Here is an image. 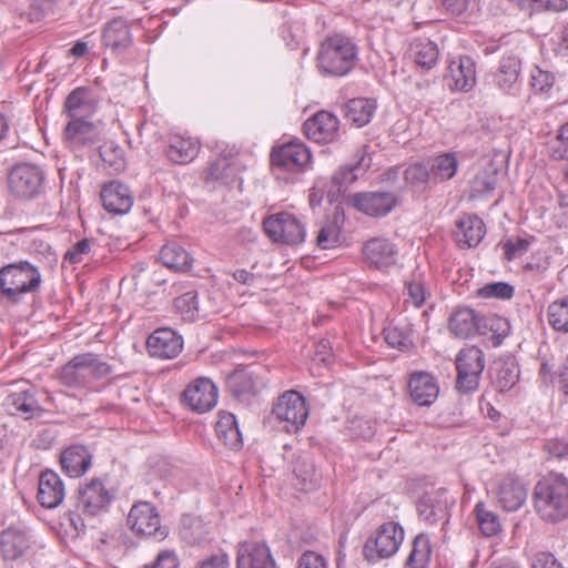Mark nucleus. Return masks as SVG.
Wrapping results in <instances>:
<instances>
[{"label": "nucleus", "mask_w": 568, "mask_h": 568, "mask_svg": "<svg viewBox=\"0 0 568 568\" xmlns=\"http://www.w3.org/2000/svg\"><path fill=\"white\" fill-rule=\"evenodd\" d=\"M534 506L546 523L557 524L568 518V480L561 474H549L534 488Z\"/></svg>", "instance_id": "obj_1"}, {"label": "nucleus", "mask_w": 568, "mask_h": 568, "mask_svg": "<svg viewBox=\"0 0 568 568\" xmlns=\"http://www.w3.org/2000/svg\"><path fill=\"white\" fill-rule=\"evenodd\" d=\"M357 49L355 43L343 34L326 38L320 45L317 64L328 75L343 77L355 65Z\"/></svg>", "instance_id": "obj_2"}, {"label": "nucleus", "mask_w": 568, "mask_h": 568, "mask_svg": "<svg viewBox=\"0 0 568 568\" xmlns=\"http://www.w3.org/2000/svg\"><path fill=\"white\" fill-rule=\"evenodd\" d=\"M41 274L27 261L9 264L0 270V291L10 302L18 303L27 293L37 292Z\"/></svg>", "instance_id": "obj_3"}, {"label": "nucleus", "mask_w": 568, "mask_h": 568, "mask_svg": "<svg viewBox=\"0 0 568 568\" xmlns=\"http://www.w3.org/2000/svg\"><path fill=\"white\" fill-rule=\"evenodd\" d=\"M109 373L106 363L100 361L95 354L85 353L74 356L61 367L59 381L67 387L81 388Z\"/></svg>", "instance_id": "obj_4"}, {"label": "nucleus", "mask_w": 568, "mask_h": 568, "mask_svg": "<svg viewBox=\"0 0 568 568\" xmlns=\"http://www.w3.org/2000/svg\"><path fill=\"white\" fill-rule=\"evenodd\" d=\"M404 529L395 521L381 525L363 548V555L369 562L394 556L404 541Z\"/></svg>", "instance_id": "obj_5"}, {"label": "nucleus", "mask_w": 568, "mask_h": 568, "mask_svg": "<svg viewBox=\"0 0 568 568\" xmlns=\"http://www.w3.org/2000/svg\"><path fill=\"white\" fill-rule=\"evenodd\" d=\"M263 227L273 243L295 246L303 243L306 236L304 224L288 212L270 215L264 220Z\"/></svg>", "instance_id": "obj_6"}, {"label": "nucleus", "mask_w": 568, "mask_h": 568, "mask_svg": "<svg viewBox=\"0 0 568 568\" xmlns=\"http://www.w3.org/2000/svg\"><path fill=\"white\" fill-rule=\"evenodd\" d=\"M485 367L484 354L476 346L463 348L456 358V388L460 393H469L478 387Z\"/></svg>", "instance_id": "obj_7"}, {"label": "nucleus", "mask_w": 568, "mask_h": 568, "mask_svg": "<svg viewBox=\"0 0 568 568\" xmlns=\"http://www.w3.org/2000/svg\"><path fill=\"white\" fill-rule=\"evenodd\" d=\"M128 525L136 535L163 540L168 537V528L161 526L160 516L155 507L148 501H140L132 506L128 515Z\"/></svg>", "instance_id": "obj_8"}, {"label": "nucleus", "mask_w": 568, "mask_h": 568, "mask_svg": "<svg viewBox=\"0 0 568 568\" xmlns=\"http://www.w3.org/2000/svg\"><path fill=\"white\" fill-rule=\"evenodd\" d=\"M272 413L276 419L285 423L284 428L288 433L298 430L308 417L305 399L295 390L285 392L280 396Z\"/></svg>", "instance_id": "obj_9"}, {"label": "nucleus", "mask_w": 568, "mask_h": 568, "mask_svg": "<svg viewBox=\"0 0 568 568\" xmlns=\"http://www.w3.org/2000/svg\"><path fill=\"white\" fill-rule=\"evenodd\" d=\"M353 206L361 213L372 217H384L402 202L398 192L371 191L358 192L352 195Z\"/></svg>", "instance_id": "obj_10"}, {"label": "nucleus", "mask_w": 568, "mask_h": 568, "mask_svg": "<svg viewBox=\"0 0 568 568\" xmlns=\"http://www.w3.org/2000/svg\"><path fill=\"white\" fill-rule=\"evenodd\" d=\"M8 180L13 194L21 199H32L40 193L44 175L38 165L20 163L11 170Z\"/></svg>", "instance_id": "obj_11"}, {"label": "nucleus", "mask_w": 568, "mask_h": 568, "mask_svg": "<svg viewBox=\"0 0 568 568\" xmlns=\"http://www.w3.org/2000/svg\"><path fill=\"white\" fill-rule=\"evenodd\" d=\"M271 163L274 168L288 171H304L311 163V151L300 141H291L274 146L271 151Z\"/></svg>", "instance_id": "obj_12"}, {"label": "nucleus", "mask_w": 568, "mask_h": 568, "mask_svg": "<svg viewBox=\"0 0 568 568\" xmlns=\"http://www.w3.org/2000/svg\"><path fill=\"white\" fill-rule=\"evenodd\" d=\"M112 494L99 478L91 479L78 489L77 511L87 516H97L108 510Z\"/></svg>", "instance_id": "obj_13"}, {"label": "nucleus", "mask_w": 568, "mask_h": 568, "mask_svg": "<svg viewBox=\"0 0 568 568\" xmlns=\"http://www.w3.org/2000/svg\"><path fill=\"white\" fill-rule=\"evenodd\" d=\"M217 402V388L213 382L199 377L182 393V403L199 414L211 410Z\"/></svg>", "instance_id": "obj_14"}, {"label": "nucleus", "mask_w": 568, "mask_h": 568, "mask_svg": "<svg viewBox=\"0 0 568 568\" xmlns=\"http://www.w3.org/2000/svg\"><path fill=\"white\" fill-rule=\"evenodd\" d=\"M363 254L371 268L387 272L396 264L398 250L389 240L375 237L364 244Z\"/></svg>", "instance_id": "obj_15"}, {"label": "nucleus", "mask_w": 568, "mask_h": 568, "mask_svg": "<svg viewBox=\"0 0 568 568\" xmlns=\"http://www.w3.org/2000/svg\"><path fill=\"white\" fill-rule=\"evenodd\" d=\"M444 80L452 91L468 92L476 83V65L470 57L450 61Z\"/></svg>", "instance_id": "obj_16"}, {"label": "nucleus", "mask_w": 568, "mask_h": 568, "mask_svg": "<svg viewBox=\"0 0 568 568\" xmlns=\"http://www.w3.org/2000/svg\"><path fill=\"white\" fill-rule=\"evenodd\" d=\"M339 121L336 115L327 111H320L307 119L303 131L307 139L317 143H328L338 135Z\"/></svg>", "instance_id": "obj_17"}, {"label": "nucleus", "mask_w": 568, "mask_h": 568, "mask_svg": "<svg viewBox=\"0 0 568 568\" xmlns=\"http://www.w3.org/2000/svg\"><path fill=\"white\" fill-rule=\"evenodd\" d=\"M146 348L152 357L173 358L181 353L183 339L171 328H159L148 337Z\"/></svg>", "instance_id": "obj_18"}, {"label": "nucleus", "mask_w": 568, "mask_h": 568, "mask_svg": "<svg viewBox=\"0 0 568 568\" xmlns=\"http://www.w3.org/2000/svg\"><path fill=\"white\" fill-rule=\"evenodd\" d=\"M520 70L521 60L518 55L509 54L503 57L494 73V84L504 93L517 95L520 91Z\"/></svg>", "instance_id": "obj_19"}, {"label": "nucleus", "mask_w": 568, "mask_h": 568, "mask_svg": "<svg viewBox=\"0 0 568 568\" xmlns=\"http://www.w3.org/2000/svg\"><path fill=\"white\" fill-rule=\"evenodd\" d=\"M408 392L412 400L418 406H430L437 398L439 387L435 378L425 372L410 374Z\"/></svg>", "instance_id": "obj_20"}, {"label": "nucleus", "mask_w": 568, "mask_h": 568, "mask_svg": "<svg viewBox=\"0 0 568 568\" xmlns=\"http://www.w3.org/2000/svg\"><path fill=\"white\" fill-rule=\"evenodd\" d=\"M237 568H276L266 545L245 541L239 546Z\"/></svg>", "instance_id": "obj_21"}, {"label": "nucleus", "mask_w": 568, "mask_h": 568, "mask_svg": "<svg viewBox=\"0 0 568 568\" xmlns=\"http://www.w3.org/2000/svg\"><path fill=\"white\" fill-rule=\"evenodd\" d=\"M102 41L113 52L125 51L132 44L130 24L121 17L110 20L102 30Z\"/></svg>", "instance_id": "obj_22"}, {"label": "nucleus", "mask_w": 568, "mask_h": 568, "mask_svg": "<svg viewBox=\"0 0 568 568\" xmlns=\"http://www.w3.org/2000/svg\"><path fill=\"white\" fill-rule=\"evenodd\" d=\"M64 484L61 478L51 470H45L39 478L38 500L42 507L52 509L64 499Z\"/></svg>", "instance_id": "obj_23"}, {"label": "nucleus", "mask_w": 568, "mask_h": 568, "mask_svg": "<svg viewBox=\"0 0 568 568\" xmlns=\"http://www.w3.org/2000/svg\"><path fill=\"white\" fill-rule=\"evenodd\" d=\"M101 200L103 207L114 214L129 212L133 204L128 186L118 181H112L103 186Z\"/></svg>", "instance_id": "obj_24"}, {"label": "nucleus", "mask_w": 568, "mask_h": 568, "mask_svg": "<svg viewBox=\"0 0 568 568\" xmlns=\"http://www.w3.org/2000/svg\"><path fill=\"white\" fill-rule=\"evenodd\" d=\"M92 456L82 445H72L68 447L60 458L64 473L70 477H80L84 475L91 466Z\"/></svg>", "instance_id": "obj_25"}, {"label": "nucleus", "mask_w": 568, "mask_h": 568, "mask_svg": "<svg viewBox=\"0 0 568 568\" xmlns=\"http://www.w3.org/2000/svg\"><path fill=\"white\" fill-rule=\"evenodd\" d=\"M497 496L505 510L516 511L525 504L527 489L518 479L507 477L500 483Z\"/></svg>", "instance_id": "obj_26"}, {"label": "nucleus", "mask_w": 568, "mask_h": 568, "mask_svg": "<svg viewBox=\"0 0 568 568\" xmlns=\"http://www.w3.org/2000/svg\"><path fill=\"white\" fill-rule=\"evenodd\" d=\"M64 133L74 148L93 145L100 141L99 129L88 119L70 121Z\"/></svg>", "instance_id": "obj_27"}, {"label": "nucleus", "mask_w": 568, "mask_h": 568, "mask_svg": "<svg viewBox=\"0 0 568 568\" xmlns=\"http://www.w3.org/2000/svg\"><path fill=\"white\" fill-rule=\"evenodd\" d=\"M29 547V537L22 529L9 527L0 534V549L4 559L21 557Z\"/></svg>", "instance_id": "obj_28"}, {"label": "nucleus", "mask_w": 568, "mask_h": 568, "mask_svg": "<svg viewBox=\"0 0 568 568\" xmlns=\"http://www.w3.org/2000/svg\"><path fill=\"white\" fill-rule=\"evenodd\" d=\"M484 222L478 216H465L457 221L455 237L460 247H471L479 244L484 237Z\"/></svg>", "instance_id": "obj_29"}, {"label": "nucleus", "mask_w": 568, "mask_h": 568, "mask_svg": "<svg viewBox=\"0 0 568 568\" xmlns=\"http://www.w3.org/2000/svg\"><path fill=\"white\" fill-rule=\"evenodd\" d=\"M479 317L473 308L458 307L449 317L448 328L458 338H468L478 331Z\"/></svg>", "instance_id": "obj_30"}, {"label": "nucleus", "mask_w": 568, "mask_h": 568, "mask_svg": "<svg viewBox=\"0 0 568 568\" xmlns=\"http://www.w3.org/2000/svg\"><path fill=\"white\" fill-rule=\"evenodd\" d=\"M64 110L70 121L88 119L94 112V103L87 88L74 89L64 102Z\"/></svg>", "instance_id": "obj_31"}, {"label": "nucleus", "mask_w": 568, "mask_h": 568, "mask_svg": "<svg viewBox=\"0 0 568 568\" xmlns=\"http://www.w3.org/2000/svg\"><path fill=\"white\" fill-rule=\"evenodd\" d=\"M215 432L217 438L230 449L239 450L242 447V434L236 417L232 413L222 412L219 414Z\"/></svg>", "instance_id": "obj_32"}, {"label": "nucleus", "mask_w": 568, "mask_h": 568, "mask_svg": "<svg viewBox=\"0 0 568 568\" xmlns=\"http://www.w3.org/2000/svg\"><path fill=\"white\" fill-rule=\"evenodd\" d=\"M159 258L164 266L176 272L190 271L193 263L191 254L178 242L163 245Z\"/></svg>", "instance_id": "obj_33"}, {"label": "nucleus", "mask_w": 568, "mask_h": 568, "mask_svg": "<svg viewBox=\"0 0 568 568\" xmlns=\"http://www.w3.org/2000/svg\"><path fill=\"white\" fill-rule=\"evenodd\" d=\"M510 324L507 318L496 314H489L479 317L477 333L487 336L493 346H498L508 336Z\"/></svg>", "instance_id": "obj_34"}, {"label": "nucleus", "mask_w": 568, "mask_h": 568, "mask_svg": "<svg viewBox=\"0 0 568 568\" xmlns=\"http://www.w3.org/2000/svg\"><path fill=\"white\" fill-rule=\"evenodd\" d=\"M433 184L453 179L458 170V160L455 153H443L427 160Z\"/></svg>", "instance_id": "obj_35"}, {"label": "nucleus", "mask_w": 568, "mask_h": 568, "mask_svg": "<svg viewBox=\"0 0 568 568\" xmlns=\"http://www.w3.org/2000/svg\"><path fill=\"white\" fill-rule=\"evenodd\" d=\"M199 144L190 138L174 136L165 150L168 159L176 164H187L199 153Z\"/></svg>", "instance_id": "obj_36"}, {"label": "nucleus", "mask_w": 568, "mask_h": 568, "mask_svg": "<svg viewBox=\"0 0 568 568\" xmlns=\"http://www.w3.org/2000/svg\"><path fill=\"white\" fill-rule=\"evenodd\" d=\"M376 103L374 100L356 98L349 100L345 105V116L358 128L368 124L375 113Z\"/></svg>", "instance_id": "obj_37"}, {"label": "nucleus", "mask_w": 568, "mask_h": 568, "mask_svg": "<svg viewBox=\"0 0 568 568\" xmlns=\"http://www.w3.org/2000/svg\"><path fill=\"white\" fill-rule=\"evenodd\" d=\"M386 343L399 351H407L413 345V327L406 321H397L384 328Z\"/></svg>", "instance_id": "obj_38"}, {"label": "nucleus", "mask_w": 568, "mask_h": 568, "mask_svg": "<svg viewBox=\"0 0 568 568\" xmlns=\"http://www.w3.org/2000/svg\"><path fill=\"white\" fill-rule=\"evenodd\" d=\"M410 52L415 63L424 70H430L437 64L439 57L437 44L428 39H417L412 42Z\"/></svg>", "instance_id": "obj_39"}, {"label": "nucleus", "mask_w": 568, "mask_h": 568, "mask_svg": "<svg viewBox=\"0 0 568 568\" xmlns=\"http://www.w3.org/2000/svg\"><path fill=\"white\" fill-rule=\"evenodd\" d=\"M180 535L185 542L195 546L207 540L210 531L202 519L186 515L182 518Z\"/></svg>", "instance_id": "obj_40"}, {"label": "nucleus", "mask_w": 568, "mask_h": 568, "mask_svg": "<svg viewBox=\"0 0 568 568\" xmlns=\"http://www.w3.org/2000/svg\"><path fill=\"white\" fill-rule=\"evenodd\" d=\"M432 555L429 537L426 534H418L412 546V551L406 560L407 568H427Z\"/></svg>", "instance_id": "obj_41"}, {"label": "nucleus", "mask_w": 568, "mask_h": 568, "mask_svg": "<svg viewBox=\"0 0 568 568\" xmlns=\"http://www.w3.org/2000/svg\"><path fill=\"white\" fill-rule=\"evenodd\" d=\"M369 163H365V155H361L355 163L341 166L332 176V182L337 186L338 191L347 189L366 172Z\"/></svg>", "instance_id": "obj_42"}, {"label": "nucleus", "mask_w": 568, "mask_h": 568, "mask_svg": "<svg viewBox=\"0 0 568 568\" xmlns=\"http://www.w3.org/2000/svg\"><path fill=\"white\" fill-rule=\"evenodd\" d=\"M478 528L486 537H493L501 531L503 525L499 516L488 509L484 503H477L474 509Z\"/></svg>", "instance_id": "obj_43"}, {"label": "nucleus", "mask_w": 568, "mask_h": 568, "mask_svg": "<svg viewBox=\"0 0 568 568\" xmlns=\"http://www.w3.org/2000/svg\"><path fill=\"white\" fill-rule=\"evenodd\" d=\"M7 400L8 405L13 408L12 414L26 415V418L31 417L39 410V405L32 388L13 393L8 396Z\"/></svg>", "instance_id": "obj_44"}, {"label": "nucleus", "mask_w": 568, "mask_h": 568, "mask_svg": "<svg viewBox=\"0 0 568 568\" xmlns=\"http://www.w3.org/2000/svg\"><path fill=\"white\" fill-rule=\"evenodd\" d=\"M229 389L239 398L254 394L256 383L252 372L246 369H237L227 378Z\"/></svg>", "instance_id": "obj_45"}, {"label": "nucleus", "mask_w": 568, "mask_h": 568, "mask_svg": "<svg viewBox=\"0 0 568 568\" xmlns=\"http://www.w3.org/2000/svg\"><path fill=\"white\" fill-rule=\"evenodd\" d=\"M429 173L427 162H416L405 169L404 180L409 187L425 191L433 183Z\"/></svg>", "instance_id": "obj_46"}, {"label": "nucleus", "mask_w": 568, "mask_h": 568, "mask_svg": "<svg viewBox=\"0 0 568 568\" xmlns=\"http://www.w3.org/2000/svg\"><path fill=\"white\" fill-rule=\"evenodd\" d=\"M419 517L428 523L435 524L446 516V504L440 503L436 496L425 495L417 504Z\"/></svg>", "instance_id": "obj_47"}, {"label": "nucleus", "mask_w": 568, "mask_h": 568, "mask_svg": "<svg viewBox=\"0 0 568 568\" xmlns=\"http://www.w3.org/2000/svg\"><path fill=\"white\" fill-rule=\"evenodd\" d=\"M548 322L558 332H568V296L548 306Z\"/></svg>", "instance_id": "obj_48"}, {"label": "nucleus", "mask_w": 568, "mask_h": 568, "mask_svg": "<svg viewBox=\"0 0 568 568\" xmlns=\"http://www.w3.org/2000/svg\"><path fill=\"white\" fill-rule=\"evenodd\" d=\"M548 154L556 161L568 160V122L560 126L547 145Z\"/></svg>", "instance_id": "obj_49"}, {"label": "nucleus", "mask_w": 568, "mask_h": 568, "mask_svg": "<svg viewBox=\"0 0 568 568\" xmlns=\"http://www.w3.org/2000/svg\"><path fill=\"white\" fill-rule=\"evenodd\" d=\"M515 288L506 282H494L478 288L477 296L481 298H497L507 301L514 296Z\"/></svg>", "instance_id": "obj_50"}, {"label": "nucleus", "mask_w": 568, "mask_h": 568, "mask_svg": "<svg viewBox=\"0 0 568 568\" xmlns=\"http://www.w3.org/2000/svg\"><path fill=\"white\" fill-rule=\"evenodd\" d=\"M175 310L186 321H194L197 317V293L190 291L174 300Z\"/></svg>", "instance_id": "obj_51"}, {"label": "nucleus", "mask_w": 568, "mask_h": 568, "mask_svg": "<svg viewBox=\"0 0 568 568\" xmlns=\"http://www.w3.org/2000/svg\"><path fill=\"white\" fill-rule=\"evenodd\" d=\"M99 154L102 161L114 171L124 169L123 150L113 142H106L99 148Z\"/></svg>", "instance_id": "obj_52"}, {"label": "nucleus", "mask_w": 568, "mask_h": 568, "mask_svg": "<svg viewBox=\"0 0 568 568\" xmlns=\"http://www.w3.org/2000/svg\"><path fill=\"white\" fill-rule=\"evenodd\" d=\"M341 230L336 222H325L316 237L317 246L323 250H328L336 246L339 243Z\"/></svg>", "instance_id": "obj_53"}, {"label": "nucleus", "mask_w": 568, "mask_h": 568, "mask_svg": "<svg viewBox=\"0 0 568 568\" xmlns=\"http://www.w3.org/2000/svg\"><path fill=\"white\" fill-rule=\"evenodd\" d=\"M498 183L497 171L490 166L478 172L471 181L474 192L483 194L496 189Z\"/></svg>", "instance_id": "obj_54"}, {"label": "nucleus", "mask_w": 568, "mask_h": 568, "mask_svg": "<svg viewBox=\"0 0 568 568\" xmlns=\"http://www.w3.org/2000/svg\"><path fill=\"white\" fill-rule=\"evenodd\" d=\"M555 83V75L547 71L542 70L539 67H534L530 71V88L536 93H542L549 91Z\"/></svg>", "instance_id": "obj_55"}, {"label": "nucleus", "mask_w": 568, "mask_h": 568, "mask_svg": "<svg viewBox=\"0 0 568 568\" xmlns=\"http://www.w3.org/2000/svg\"><path fill=\"white\" fill-rule=\"evenodd\" d=\"M91 240L82 239L72 245L65 253L64 260L72 264H78L83 261V256L88 255L91 251Z\"/></svg>", "instance_id": "obj_56"}, {"label": "nucleus", "mask_w": 568, "mask_h": 568, "mask_svg": "<svg viewBox=\"0 0 568 568\" xmlns=\"http://www.w3.org/2000/svg\"><path fill=\"white\" fill-rule=\"evenodd\" d=\"M348 429L353 436L364 439L371 438L375 433L373 424L362 417H354L349 422Z\"/></svg>", "instance_id": "obj_57"}, {"label": "nucleus", "mask_w": 568, "mask_h": 568, "mask_svg": "<svg viewBox=\"0 0 568 568\" xmlns=\"http://www.w3.org/2000/svg\"><path fill=\"white\" fill-rule=\"evenodd\" d=\"M55 0H31L29 21H40L44 16L52 12Z\"/></svg>", "instance_id": "obj_58"}, {"label": "nucleus", "mask_w": 568, "mask_h": 568, "mask_svg": "<svg viewBox=\"0 0 568 568\" xmlns=\"http://www.w3.org/2000/svg\"><path fill=\"white\" fill-rule=\"evenodd\" d=\"M529 243L523 239L508 240L504 243V255L508 261L521 256L527 252Z\"/></svg>", "instance_id": "obj_59"}, {"label": "nucleus", "mask_w": 568, "mask_h": 568, "mask_svg": "<svg viewBox=\"0 0 568 568\" xmlns=\"http://www.w3.org/2000/svg\"><path fill=\"white\" fill-rule=\"evenodd\" d=\"M231 169V162L227 158H220L212 162L207 168V179L212 180H223L229 176V171Z\"/></svg>", "instance_id": "obj_60"}, {"label": "nucleus", "mask_w": 568, "mask_h": 568, "mask_svg": "<svg viewBox=\"0 0 568 568\" xmlns=\"http://www.w3.org/2000/svg\"><path fill=\"white\" fill-rule=\"evenodd\" d=\"M179 561L172 550L161 551L152 564H146L141 568H178Z\"/></svg>", "instance_id": "obj_61"}, {"label": "nucleus", "mask_w": 568, "mask_h": 568, "mask_svg": "<svg viewBox=\"0 0 568 568\" xmlns=\"http://www.w3.org/2000/svg\"><path fill=\"white\" fill-rule=\"evenodd\" d=\"M407 293L408 298L407 302H410L415 307H420L426 301V290L424 285L419 282H408L407 283Z\"/></svg>", "instance_id": "obj_62"}, {"label": "nucleus", "mask_w": 568, "mask_h": 568, "mask_svg": "<svg viewBox=\"0 0 568 568\" xmlns=\"http://www.w3.org/2000/svg\"><path fill=\"white\" fill-rule=\"evenodd\" d=\"M298 568H326V560L315 551H305L298 559Z\"/></svg>", "instance_id": "obj_63"}, {"label": "nucleus", "mask_w": 568, "mask_h": 568, "mask_svg": "<svg viewBox=\"0 0 568 568\" xmlns=\"http://www.w3.org/2000/svg\"><path fill=\"white\" fill-rule=\"evenodd\" d=\"M532 568H561L551 552H538L532 560Z\"/></svg>", "instance_id": "obj_64"}]
</instances>
